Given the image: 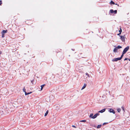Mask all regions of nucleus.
<instances>
[{"instance_id":"nucleus-1","label":"nucleus","mask_w":130,"mask_h":130,"mask_svg":"<svg viewBox=\"0 0 130 130\" xmlns=\"http://www.w3.org/2000/svg\"><path fill=\"white\" fill-rule=\"evenodd\" d=\"M129 47L128 46L126 47L124 49L122 52H123V53L125 54L129 49Z\"/></svg>"},{"instance_id":"nucleus-2","label":"nucleus","mask_w":130,"mask_h":130,"mask_svg":"<svg viewBox=\"0 0 130 130\" xmlns=\"http://www.w3.org/2000/svg\"><path fill=\"white\" fill-rule=\"evenodd\" d=\"M110 12L111 13H114L115 14H116L117 12V10L113 11V9H111L110 10Z\"/></svg>"},{"instance_id":"nucleus-3","label":"nucleus","mask_w":130,"mask_h":130,"mask_svg":"<svg viewBox=\"0 0 130 130\" xmlns=\"http://www.w3.org/2000/svg\"><path fill=\"white\" fill-rule=\"evenodd\" d=\"M109 111L110 112L112 113L113 114L115 113V110L112 109H110Z\"/></svg>"},{"instance_id":"nucleus-4","label":"nucleus","mask_w":130,"mask_h":130,"mask_svg":"<svg viewBox=\"0 0 130 130\" xmlns=\"http://www.w3.org/2000/svg\"><path fill=\"white\" fill-rule=\"evenodd\" d=\"M120 39L122 41H124L125 40L124 36H120Z\"/></svg>"},{"instance_id":"nucleus-5","label":"nucleus","mask_w":130,"mask_h":130,"mask_svg":"<svg viewBox=\"0 0 130 130\" xmlns=\"http://www.w3.org/2000/svg\"><path fill=\"white\" fill-rule=\"evenodd\" d=\"M100 114L99 113H96L93 116V119H95Z\"/></svg>"},{"instance_id":"nucleus-6","label":"nucleus","mask_w":130,"mask_h":130,"mask_svg":"<svg viewBox=\"0 0 130 130\" xmlns=\"http://www.w3.org/2000/svg\"><path fill=\"white\" fill-rule=\"evenodd\" d=\"M61 51V49H60L59 48H58V49H57L56 50V52L57 53H58L59 52H60Z\"/></svg>"},{"instance_id":"nucleus-7","label":"nucleus","mask_w":130,"mask_h":130,"mask_svg":"<svg viewBox=\"0 0 130 130\" xmlns=\"http://www.w3.org/2000/svg\"><path fill=\"white\" fill-rule=\"evenodd\" d=\"M87 85L85 83L84 84V86L82 87V88L81 89V90H82L84 89L86 87Z\"/></svg>"},{"instance_id":"nucleus-8","label":"nucleus","mask_w":130,"mask_h":130,"mask_svg":"<svg viewBox=\"0 0 130 130\" xmlns=\"http://www.w3.org/2000/svg\"><path fill=\"white\" fill-rule=\"evenodd\" d=\"M105 109H103L101 110L100 111H99V112L102 113L104 112L105 111Z\"/></svg>"},{"instance_id":"nucleus-9","label":"nucleus","mask_w":130,"mask_h":130,"mask_svg":"<svg viewBox=\"0 0 130 130\" xmlns=\"http://www.w3.org/2000/svg\"><path fill=\"white\" fill-rule=\"evenodd\" d=\"M7 30H3L2 31V33H3L4 34H5V33H7Z\"/></svg>"},{"instance_id":"nucleus-10","label":"nucleus","mask_w":130,"mask_h":130,"mask_svg":"<svg viewBox=\"0 0 130 130\" xmlns=\"http://www.w3.org/2000/svg\"><path fill=\"white\" fill-rule=\"evenodd\" d=\"M118 61L117 58H115L112 59V61Z\"/></svg>"},{"instance_id":"nucleus-11","label":"nucleus","mask_w":130,"mask_h":130,"mask_svg":"<svg viewBox=\"0 0 130 130\" xmlns=\"http://www.w3.org/2000/svg\"><path fill=\"white\" fill-rule=\"evenodd\" d=\"M113 51L114 52H117L118 50H117V48L116 47L113 50Z\"/></svg>"},{"instance_id":"nucleus-12","label":"nucleus","mask_w":130,"mask_h":130,"mask_svg":"<svg viewBox=\"0 0 130 130\" xmlns=\"http://www.w3.org/2000/svg\"><path fill=\"white\" fill-rule=\"evenodd\" d=\"M93 114L92 113H91L90 116H89V117L90 118H92L93 119Z\"/></svg>"},{"instance_id":"nucleus-13","label":"nucleus","mask_w":130,"mask_h":130,"mask_svg":"<svg viewBox=\"0 0 130 130\" xmlns=\"http://www.w3.org/2000/svg\"><path fill=\"white\" fill-rule=\"evenodd\" d=\"M48 110H47L46 111V112L45 113V115H44V116H46L47 115V114H48Z\"/></svg>"},{"instance_id":"nucleus-14","label":"nucleus","mask_w":130,"mask_h":130,"mask_svg":"<svg viewBox=\"0 0 130 130\" xmlns=\"http://www.w3.org/2000/svg\"><path fill=\"white\" fill-rule=\"evenodd\" d=\"M45 84H44L43 85H42L41 86V90H42L43 88V87L45 86Z\"/></svg>"},{"instance_id":"nucleus-15","label":"nucleus","mask_w":130,"mask_h":130,"mask_svg":"<svg viewBox=\"0 0 130 130\" xmlns=\"http://www.w3.org/2000/svg\"><path fill=\"white\" fill-rule=\"evenodd\" d=\"M110 3L113 4H115V2H113L112 1H111Z\"/></svg>"},{"instance_id":"nucleus-16","label":"nucleus","mask_w":130,"mask_h":130,"mask_svg":"<svg viewBox=\"0 0 130 130\" xmlns=\"http://www.w3.org/2000/svg\"><path fill=\"white\" fill-rule=\"evenodd\" d=\"M116 47L117 48H122V47L120 45H118Z\"/></svg>"},{"instance_id":"nucleus-17","label":"nucleus","mask_w":130,"mask_h":130,"mask_svg":"<svg viewBox=\"0 0 130 130\" xmlns=\"http://www.w3.org/2000/svg\"><path fill=\"white\" fill-rule=\"evenodd\" d=\"M101 125H98L97 126V128H100L101 127Z\"/></svg>"},{"instance_id":"nucleus-18","label":"nucleus","mask_w":130,"mask_h":130,"mask_svg":"<svg viewBox=\"0 0 130 130\" xmlns=\"http://www.w3.org/2000/svg\"><path fill=\"white\" fill-rule=\"evenodd\" d=\"M124 54H125L124 53H123V52H122V55H121V57H120V58H121V59L123 57V56Z\"/></svg>"},{"instance_id":"nucleus-19","label":"nucleus","mask_w":130,"mask_h":130,"mask_svg":"<svg viewBox=\"0 0 130 130\" xmlns=\"http://www.w3.org/2000/svg\"><path fill=\"white\" fill-rule=\"evenodd\" d=\"M2 38H4L5 37L4 34H3V33H2Z\"/></svg>"},{"instance_id":"nucleus-20","label":"nucleus","mask_w":130,"mask_h":130,"mask_svg":"<svg viewBox=\"0 0 130 130\" xmlns=\"http://www.w3.org/2000/svg\"><path fill=\"white\" fill-rule=\"evenodd\" d=\"M80 121V122H85L86 121L85 120H81Z\"/></svg>"},{"instance_id":"nucleus-21","label":"nucleus","mask_w":130,"mask_h":130,"mask_svg":"<svg viewBox=\"0 0 130 130\" xmlns=\"http://www.w3.org/2000/svg\"><path fill=\"white\" fill-rule=\"evenodd\" d=\"M23 91L24 92H25H25H26V89H25V87H24V88H23Z\"/></svg>"},{"instance_id":"nucleus-22","label":"nucleus","mask_w":130,"mask_h":130,"mask_svg":"<svg viewBox=\"0 0 130 130\" xmlns=\"http://www.w3.org/2000/svg\"><path fill=\"white\" fill-rule=\"evenodd\" d=\"M119 31L120 32V33H121V32H122V30L121 29V27H120V29L119 30Z\"/></svg>"},{"instance_id":"nucleus-23","label":"nucleus","mask_w":130,"mask_h":130,"mask_svg":"<svg viewBox=\"0 0 130 130\" xmlns=\"http://www.w3.org/2000/svg\"><path fill=\"white\" fill-rule=\"evenodd\" d=\"M86 75H87V76L88 77H89V74H88V73H86Z\"/></svg>"},{"instance_id":"nucleus-24","label":"nucleus","mask_w":130,"mask_h":130,"mask_svg":"<svg viewBox=\"0 0 130 130\" xmlns=\"http://www.w3.org/2000/svg\"><path fill=\"white\" fill-rule=\"evenodd\" d=\"M29 94V93H27L26 92H25V95H27Z\"/></svg>"},{"instance_id":"nucleus-25","label":"nucleus","mask_w":130,"mask_h":130,"mask_svg":"<svg viewBox=\"0 0 130 130\" xmlns=\"http://www.w3.org/2000/svg\"><path fill=\"white\" fill-rule=\"evenodd\" d=\"M2 1L1 0H0V5H2Z\"/></svg>"},{"instance_id":"nucleus-26","label":"nucleus","mask_w":130,"mask_h":130,"mask_svg":"<svg viewBox=\"0 0 130 130\" xmlns=\"http://www.w3.org/2000/svg\"><path fill=\"white\" fill-rule=\"evenodd\" d=\"M117 111L118 112H120L121 111V109H117Z\"/></svg>"},{"instance_id":"nucleus-27","label":"nucleus","mask_w":130,"mask_h":130,"mask_svg":"<svg viewBox=\"0 0 130 130\" xmlns=\"http://www.w3.org/2000/svg\"><path fill=\"white\" fill-rule=\"evenodd\" d=\"M117 58L118 61V60H120L121 59L120 57L118 58Z\"/></svg>"},{"instance_id":"nucleus-28","label":"nucleus","mask_w":130,"mask_h":130,"mask_svg":"<svg viewBox=\"0 0 130 130\" xmlns=\"http://www.w3.org/2000/svg\"><path fill=\"white\" fill-rule=\"evenodd\" d=\"M34 79H33V80H31V82L32 83V84H33V82H34Z\"/></svg>"},{"instance_id":"nucleus-29","label":"nucleus","mask_w":130,"mask_h":130,"mask_svg":"<svg viewBox=\"0 0 130 130\" xmlns=\"http://www.w3.org/2000/svg\"><path fill=\"white\" fill-rule=\"evenodd\" d=\"M72 126L74 128H76V127L75 126V125H72Z\"/></svg>"},{"instance_id":"nucleus-30","label":"nucleus","mask_w":130,"mask_h":130,"mask_svg":"<svg viewBox=\"0 0 130 130\" xmlns=\"http://www.w3.org/2000/svg\"><path fill=\"white\" fill-rule=\"evenodd\" d=\"M128 59L127 58H125V59H124V60L125 61V60H127Z\"/></svg>"},{"instance_id":"nucleus-31","label":"nucleus","mask_w":130,"mask_h":130,"mask_svg":"<svg viewBox=\"0 0 130 130\" xmlns=\"http://www.w3.org/2000/svg\"><path fill=\"white\" fill-rule=\"evenodd\" d=\"M121 33H119L118 34V35H120L121 34Z\"/></svg>"},{"instance_id":"nucleus-32","label":"nucleus","mask_w":130,"mask_h":130,"mask_svg":"<svg viewBox=\"0 0 130 130\" xmlns=\"http://www.w3.org/2000/svg\"><path fill=\"white\" fill-rule=\"evenodd\" d=\"M115 4V5H117L118 6H119V5L118 4Z\"/></svg>"},{"instance_id":"nucleus-33","label":"nucleus","mask_w":130,"mask_h":130,"mask_svg":"<svg viewBox=\"0 0 130 130\" xmlns=\"http://www.w3.org/2000/svg\"><path fill=\"white\" fill-rule=\"evenodd\" d=\"M32 93V92H30L29 93V94H30L31 93Z\"/></svg>"},{"instance_id":"nucleus-34","label":"nucleus","mask_w":130,"mask_h":130,"mask_svg":"<svg viewBox=\"0 0 130 130\" xmlns=\"http://www.w3.org/2000/svg\"><path fill=\"white\" fill-rule=\"evenodd\" d=\"M2 53V52H1V51H0V54H1Z\"/></svg>"},{"instance_id":"nucleus-35","label":"nucleus","mask_w":130,"mask_h":130,"mask_svg":"<svg viewBox=\"0 0 130 130\" xmlns=\"http://www.w3.org/2000/svg\"><path fill=\"white\" fill-rule=\"evenodd\" d=\"M106 123H104L103 124V125H104L105 124H106Z\"/></svg>"},{"instance_id":"nucleus-36","label":"nucleus","mask_w":130,"mask_h":130,"mask_svg":"<svg viewBox=\"0 0 130 130\" xmlns=\"http://www.w3.org/2000/svg\"><path fill=\"white\" fill-rule=\"evenodd\" d=\"M122 108L123 109V110H124V107H122Z\"/></svg>"},{"instance_id":"nucleus-37","label":"nucleus","mask_w":130,"mask_h":130,"mask_svg":"<svg viewBox=\"0 0 130 130\" xmlns=\"http://www.w3.org/2000/svg\"><path fill=\"white\" fill-rule=\"evenodd\" d=\"M128 60H129V61H130V59H128Z\"/></svg>"}]
</instances>
